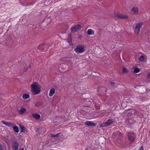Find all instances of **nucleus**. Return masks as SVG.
<instances>
[{"label": "nucleus", "mask_w": 150, "mask_h": 150, "mask_svg": "<svg viewBox=\"0 0 150 150\" xmlns=\"http://www.w3.org/2000/svg\"><path fill=\"white\" fill-rule=\"evenodd\" d=\"M87 33L89 35H93L94 34V31L91 29H88L87 31Z\"/></svg>", "instance_id": "dca6fc26"}, {"label": "nucleus", "mask_w": 150, "mask_h": 150, "mask_svg": "<svg viewBox=\"0 0 150 150\" xmlns=\"http://www.w3.org/2000/svg\"><path fill=\"white\" fill-rule=\"evenodd\" d=\"M31 91L33 95L38 94L41 92V87L37 82H34L31 84Z\"/></svg>", "instance_id": "f257e3e1"}, {"label": "nucleus", "mask_w": 150, "mask_h": 150, "mask_svg": "<svg viewBox=\"0 0 150 150\" xmlns=\"http://www.w3.org/2000/svg\"><path fill=\"white\" fill-rule=\"evenodd\" d=\"M26 111V110L24 108H21V109L19 110V112L21 114H22L25 112Z\"/></svg>", "instance_id": "f3484780"}, {"label": "nucleus", "mask_w": 150, "mask_h": 150, "mask_svg": "<svg viewBox=\"0 0 150 150\" xmlns=\"http://www.w3.org/2000/svg\"><path fill=\"white\" fill-rule=\"evenodd\" d=\"M134 87L135 88H137V87H139V86H138V85H137V86H136L135 85V86H134Z\"/></svg>", "instance_id": "72a5a7b5"}, {"label": "nucleus", "mask_w": 150, "mask_h": 150, "mask_svg": "<svg viewBox=\"0 0 150 150\" xmlns=\"http://www.w3.org/2000/svg\"><path fill=\"white\" fill-rule=\"evenodd\" d=\"M19 150H24V148H21L19 149Z\"/></svg>", "instance_id": "c9c22d12"}, {"label": "nucleus", "mask_w": 150, "mask_h": 150, "mask_svg": "<svg viewBox=\"0 0 150 150\" xmlns=\"http://www.w3.org/2000/svg\"><path fill=\"white\" fill-rule=\"evenodd\" d=\"M13 145L12 147L14 150H17L18 147V144L16 139H14L13 141Z\"/></svg>", "instance_id": "6e6552de"}, {"label": "nucleus", "mask_w": 150, "mask_h": 150, "mask_svg": "<svg viewBox=\"0 0 150 150\" xmlns=\"http://www.w3.org/2000/svg\"><path fill=\"white\" fill-rule=\"evenodd\" d=\"M55 90L54 88H52L50 89L49 91V96L50 97L52 96L54 94Z\"/></svg>", "instance_id": "f8f14e48"}, {"label": "nucleus", "mask_w": 150, "mask_h": 150, "mask_svg": "<svg viewBox=\"0 0 150 150\" xmlns=\"http://www.w3.org/2000/svg\"><path fill=\"white\" fill-rule=\"evenodd\" d=\"M134 70L133 71L134 73H138L140 71V69L138 68L137 67H135L134 68Z\"/></svg>", "instance_id": "4be33fe9"}, {"label": "nucleus", "mask_w": 150, "mask_h": 150, "mask_svg": "<svg viewBox=\"0 0 150 150\" xmlns=\"http://www.w3.org/2000/svg\"><path fill=\"white\" fill-rule=\"evenodd\" d=\"M126 135L129 144H131L134 142L137 136L135 132H127Z\"/></svg>", "instance_id": "f03ea898"}, {"label": "nucleus", "mask_w": 150, "mask_h": 150, "mask_svg": "<svg viewBox=\"0 0 150 150\" xmlns=\"http://www.w3.org/2000/svg\"><path fill=\"white\" fill-rule=\"evenodd\" d=\"M30 97L29 95L27 94H23V98L24 99L26 100L28 98Z\"/></svg>", "instance_id": "aec40b11"}, {"label": "nucleus", "mask_w": 150, "mask_h": 150, "mask_svg": "<svg viewBox=\"0 0 150 150\" xmlns=\"http://www.w3.org/2000/svg\"><path fill=\"white\" fill-rule=\"evenodd\" d=\"M122 72L123 73H128V70L126 68L124 67H123L122 69Z\"/></svg>", "instance_id": "a878e982"}, {"label": "nucleus", "mask_w": 150, "mask_h": 150, "mask_svg": "<svg viewBox=\"0 0 150 150\" xmlns=\"http://www.w3.org/2000/svg\"><path fill=\"white\" fill-rule=\"evenodd\" d=\"M134 122V121L132 119H130L129 120L128 123L129 125H133Z\"/></svg>", "instance_id": "6ab92c4d"}, {"label": "nucleus", "mask_w": 150, "mask_h": 150, "mask_svg": "<svg viewBox=\"0 0 150 150\" xmlns=\"http://www.w3.org/2000/svg\"><path fill=\"white\" fill-rule=\"evenodd\" d=\"M81 26L79 24L75 25L72 26L71 28V31L72 33H74L75 32L78 31L81 28Z\"/></svg>", "instance_id": "0eeeda50"}, {"label": "nucleus", "mask_w": 150, "mask_h": 150, "mask_svg": "<svg viewBox=\"0 0 150 150\" xmlns=\"http://www.w3.org/2000/svg\"><path fill=\"white\" fill-rule=\"evenodd\" d=\"M71 33H70L68 34V42L69 43L70 45H72V42L71 41Z\"/></svg>", "instance_id": "4468645a"}, {"label": "nucleus", "mask_w": 150, "mask_h": 150, "mask_svg": "<svg viewBox=\"0 0 150 150\" xmlns=\"http://www.w3.org/2000/svg\"><path fill=\"white\" fill-rule=\"evenodd\" d=\"M121 134V133H119L118 132H117L115 133H114V135L115 136H116L117 135H119Z\"/></svg>", "instance_id": "c85d7f7f"}, {"label": "nucleus", "mask_w": 150, "mask_h": 150, "mask_svg": "<svg viewBox=\"0 0 150 150\" xmlns=\"http://www.w3.org/2000/svg\"><path fill=\"white\" fill-rule=\"evenodd\" d=\"M74 50L77 53H82L85 50L84 46L82 45H78L74 49Z\"/></svg>", "instance_id": "7ed1b4c3"}, {"label": "nucleus", "mask_w": 150, "mask_h": 150, "mask_svg": "<svg viewBox=\"0 0 150 150\" xmlns=\"http://www.w3.org/2000/svg\"><path fill=\"white\" fill-rule=\"evenodd\" d=\"M0 150H3V149L2 147V146L0 144Z\"/></svg>", "instance_id": "473e14b6"}, {"label": "nucleus", "mask_w": 150, "mask_h": 150, "mask_svg": "<svg viewBox=\"0 0 150 150\" xmlns=\"http://www.w3.org/2000/svg\"><path fill=\"white\" fill-rule=\"evenodd\" d=\"M131 11L135 14H137L139 12L138 8L137 7H134L131 10Z\"/></svg>", "instance_id": "9b49d317"}, {"label": "nucleus", "mask_w": 150, "mask_h": 150, "mask_svg": "<svg viewBox=\"0 0 150 150\" xmlns=\"http://www.w3.org/2000/svg\"><path fill=\"white\" fill-rule=\"evenodd\" d=\"M13 128L14 130L16 132L18 133L19 132V130L17 126L16 125L14 126V127H13Z\"/></svg>", "instance_id": "412c9836"}, {"label": "nucleus", "mask_w": 150, "mask_h": 150, "mask_svg": "<svg viewBox=\"0 0 150 150\" xmlns=\"http://www.w3.org/2000/svg\"><path fill=\"white\" fill-rule=\"evenodd\" d=\"M2 123L4 125H6V126H7L8 127V126L9 123H10V122H7L6 121H2Z\"/></svg>", "instance_id": "393cba45"}, {"label": "nucleus", "mask_w": 150, "mask_h": 150, "mask_svg": "<svg viewBox=\"0 0 150 150\" xmlns=\"http://www.w3.org/2000/svg\"><path fill=\"white\" fill-rule=\"evenodd\" d=\"M139 150H144V148L143 146H142L141 147H140Z\"/></svg>", "instance_id": "7c9ffc66"}, {"label": "nucleus", "mask_w": 150, "mask_h": 150, "mask_svg": "<svg viewBox=\"0 0 150 150\" xmlns=\"http://www.w3.org/2000/svg\"><path fill=\"white\" fill-rule=\"evenodd\" d=\"M140 117H142L143 116V114H142L141 115L139 116Z\"/></svg>", "instance_id": "f704fd0d"}, {"label": "nucleus", "mask_w": 150, "mask_h": 150, "mask_svg": "<svg viewBox=\"0 0 150 150\" xmlns=\"http://www.w3.org/2000/svg\"><path fill=\"white\" fill-rule=\"evenodd\" d=\"M20 127L21 129V132H26V129L23 125H20Z\"/></svg>", "instance_id": "a211bd4d"}, {"label": "nucleus", "mask_w": 150, "mask_h": 150, "mask_svg": "<svg viewBox=\"0 0 150 150\" xmlns=\"http://www.w3.org/2000/svg\"><path fill=\"white\" fill-rule=\"evenodd\" d=\"M15 125V124L13 122H10L8 127L13 128Z\"/></svg>", "instance_id": "5701e85b"}, {"label": "nucleus", "mask_w": 150, "mask_h": 150, "mask_svg": "<svg viewBox=\"0 0 150 150\" xmlns=\"http://www.w3.org/2000/svg\"><path fill=\"white\" fill-rule=\"evenodd\" d=\"M147 78L148 79H150V72H149L147 76Z\"/></svg>", "instance_id": "c756f323"}, {"label": "nucleus", "mask_w": 150, "mask_h": 150, "mask_svg": "<svg viewBox=\"0 0 150 150\" xmlns=\"http://www.w3.org/2000/svg\"><path fill=\"white\" fill-rule=\"evenodd\" d=\"M94 126H96V124H95V123H94Z\"/></svg>", "instance_id": "58836bf2"}, {"label": "nucleus", "mask_w": 150, "mask_h": 150, "mask_svg": "<svg viewBox=\"0 0 150 150\" xmlns=\"http://www.w3.org/2000/svg\"><path fill=\"white\" fill-rule=\"evenodd\" d=\"M114 121L113 119H109L106 122H104L102 124H100V127H105L108 126L111 124Z\"/></svg>", "instance_id": "20e7f679"}, {"label": "nucleus", "mask_w": 150, "mask_h": 150, "mask_svg": "<svg viewBox=\"0 0 150 150\" xmlns=\"http://www.w3.org/2000/svg\"><path fill=\"white\" fill-rule=\"evenodd\" d=\"M143 24V22H140L137 23L135 27V32L136 33L138 34L139 32L140 29Z\"/></svg>", "instance_id": "39448f33"}, {"label": "nucleus", "mask_w": 150, "mask_h": 150, "mask_svg": "<svg viewBox=\"0 0 150 150\" xmlns=\"http://www.w3.org/2000/svg\"><path fill=\"white\" fill-rule=\"evenodd\" d=\"M26 70H27V69H28L27 68H26Z\"/></svg>", "instance_id": "ea45409f"}, {"label": "nucleus", "mask_w": 150, "mask_h": 150, "mask_svg": "<svg viewBox=\"0 0 150 150\" xmlns=\"http://www.w3.org/2000/svg\"><path fill=\"white\" fill-rule=\"evenodd\" d=\"M128 120H128V119H126V121H128Z\"/></svg>", "instance_id": "4c0bfd02"}, {"label": "nucleus", "mask_w": 150, "mask_h": 150, "mask_svg": "<svg viewBox=\"0 0 150 150\" xmlns=\"http://www.w3.org/2000/svg\"><path fill=\"white\" fill-rule=\"evenodd\" d=\"M98 91L100 93H104L107 92V89L104 87H102L100 88H98Z\"/></svg>", "instance_id": "9d476101"}, {"label": "nucleus", "mask_w": 150, "mask_h": 150, "mask_svg": "<svg viewBox=\"0 0 150 150\" xmlns=\"http://www.w3.org/2000/svg\"><path fill=\"white\" fill-rule=\"evenodd\" d=\"M110 83L111 86L112 87H114L115 86V83L114 82H110Z\"/></svg>", "instance_id": "cd10ccee"}, {"label": "nucleus", "mask_w": 150, "mask_h": 150, "mask_svg": "<svg viewBox=\"0 0 150 150\" xmlns=\"http://www.w3.org/2000/svg\"><path fill=\"white\" fill-rule=\"evenodd\" d=\"M125 113L127 116L129 117L134 114H137L136 111L134 109H131L129 110H127Z\"/></svg>", "instance_id": "423d86ee"}, {"label": "nucleus", "mask_w": 150, "mask_h": 150, "mask_svg": "<svg viewBox=\"0 0 150 150\" xmlns=\"http://www.w3.org/2000/svg\"><path fill=\"white\" fill-rule=\"evenodd\" d=\"M85 123V125L89 127H92L94 126V123L91 121H86Z\"/></svg>", "instance_id": "ddd939ff"}, {"label": "nucleus", "mask_w": 150, "mask_h": 150, "mask_svg": "<svg viewBox=\"0 0 150 150\" xmlns=\"http://www.w3.org/2000/svg\"><path fill=\"white\" fill-rule=\"evenodd\" d=\"M32 116L33 117L37 119H39L40 117V115L38 113H33Z\"/></svg>", "instance_id": "2eb2a0df"}, {"label": "nucleus", "mask_w": 150, "mask_h": 150, "mask_svg": "<svg viewBox=\"0 0 150 150\" xmlns=\"http://www.w3.org/2000/svg\"><path fill=\"white\" fill-rule=\"evenodd\" d=\"M144 56L142 55H141L139 58V60L141 62L144 61Z\"/></svg>", "instance_id": "b1692460"}, {"label": "nucleus", "mask_w": 150, "mask_h": 150, "mask_svg": "<svg viewBox=\"0 0 150 150\" xmlns=\"http://www.w3.org/2000/svg\"><path fill=\"white\" fill-rule=\"evenodd\" d=\"M59 134H60V133H58V134H55V135H54V134H51L50 136H51V137H57L59 136Z\"/></svg>", "instance_id": "bb28decb"}, {"label": "nucleus", "mask_w": 150, "mask_h": 150, "mask_svg": "<svg viewBox=\"0 0 150 150\" xmlns=\"http://www.w3.org/2000/svg\"><path fill=\"white\" fill-rule=\"evenodd\" d=\"M88 108V107H87L86 106H84V108Z\"/></svg>", "instance_id": "e433bc0d"}, {"label": "nucleus", "mask_w": 150, "mask_h": 150, "mask_svg": "<svg viewBox=\"0 0 150 150\" xmlns=\"http://www.w3.org/2000/svg\"><path fill=\"white\" fill-rule=\"evenodd\" d=\"M95 108H96V110L99 109L100 108L99 106H98L97 107H96V106H95Z\"/></svg>", "instance_id": "2f4dec72"}, {"label": "nucleus", "mask_w": 150, "mask_h": 150, "mask_svg": "<svg viewBox=\"0 0 150 150\" xmlns=\"http://www.w3.org/2000/svg\"><path fill=\"white\" fill-rule=\"evenodd\" d=\"M115 17L121 19L127 18L128 17V16L122 15L120 14H115Z\"/></svg>", "instance_id": "1a4fd4ad"}]
</instances>
